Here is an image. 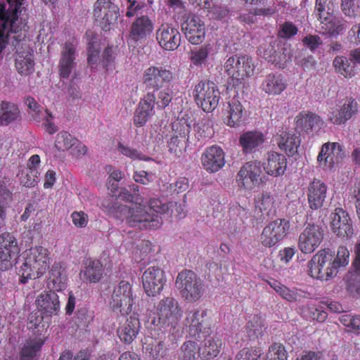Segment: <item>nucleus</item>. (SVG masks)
Masks as SVG:
<instances>
[{
	"mask_svg": "<svg viewBox=\"0 0 360 360\" xmlns=\"http://www.w3.org/2000/svg\"><path fill=\"white\" fill-rule=\"evenodd\" d=\"M289 229L290 224L288 220L277 219L264 226L259 240L266 248L274 247L288 235Z\"/></svg>",
	"mask_w": 360,
	"mask_h": 360,
	"instance_id": "12",
	"label": "nucleus"
},
{
	"mask_svg": "<svg viewBox=\"0 0 360 360\" xmlns=\"http://www.w3.org/2000/svg\"><path fill=\"white\" fill-rule=\"evenodd\" d=\"M77 143V139L73 138L68 131H60L56 136L55 146L58 150L65 151L70 149Z\"/></svg>",
	"mask_w": 360,
	"mask_h": 360,
	"instance_id": "45",
	"label": "nucleus"
},
{
	"mask_svg": "<svg viewBox=\"0 0 360 360\" xmlns=\"http://www.w3.org/2000/svg\"><path fill=\"white\" fill-rule=\"evenodd\" d=\"M44 342L41 338L27 340L20 352V360H37Z\"/></svg>",
	"mask_w": 360,
	"mask_h": 360,
	"instance_id": "37",
	"label": "nucleus"
},
{
	"mask_svg": "<svg viewBox=\"0 0 360 360\" xmlns=\"http://www.w3.org/2000/svg\"><path fill=\"white\" fill-rule=\"evenodd\" d=\"M333 0H316L314 14L319 21L323 34L335 36L342 34L347 29V21L334 15Z\"/></svg>",
	"mask_w": 360,
	"mask_h": 360,
	"instance_id": "3",
	"label": "nucleus"
},
{
	"mask_svg": "<svg viewBox=\"0 0 360 360\" xmlns=\"http://www.w3.org/2000/svg\"><path fill=\"white\" fill-rule=\"evenodd\" d=\"M191 125L185 119H181L173 124L172 129L174 131L173 136H176L179 139L188 141V134L191 131Z\"/></svg>",
	"mask_w": 360,
	"mask_h": 360,
	"instance_id": "50",
	"label": "nucleus"
},
{
	"mask_svg": "<svg viewBox=\"0 0 360 360\" xmlns=\"http://www.w3.org/2000/svg\"><path fill=\"white\" fill-rule=\"evenodd\" d=\"M206 316V311L193 309L187 311L184 321L185 326L188 327L191 336H196L202 331L203 318Z\"/></svg>",
	"mask_w": 360,
	"mask_h": 360,
	"instance_id": "34",
	"label": "nucleus"
},
{
	"mask_svg": "<svg viewBox=\"0 0 360 360\" xmlns=\"http://www.w3.org/2000/svg\"><path fill=\"white\" fill-rule=\"evenodd\" d=\"M118 150L123 155L128 157L132 160H148L150 158H146L140 153L136 149H134L131 147L126 146L121 143L118 144Z\"/></svg>",
	"mask_w": 360,
	"mask_h": 360,
	"instance_id": "58",
	"label": "nucleus"
},
{
	"mask_svg": "<svg viewBox=\"0 0 360 360\" xmlns=\"http://www.w3.org/2000/svg\"><path fill=\"white\" fill-rule=\"evenodd\" d=\"M273 204L274 199L268 193H260L256 200V207L261 212L270 210Z\"/></svg>",
	"mask_w": 360,
	"mask_h": 360,
	"instance_id": "55",
	"label": "nucleus"
},
{
	"mask_svg": "<svg viewBox=\"0 0 360 360\" xmlns=\"http://www.w3.org/2000/svg\"><path fill=\"white\" fill-rule=\"evenodd\" d=\"M228 115L226 117V124L230 127H238L242 122L243 118V110L241 103L233 98L228 105Z\"/></svg>",
	"mask_w": 360,
	"mask_h": 360,
	"instance_id": "38",
	"label": "nucleus"
},
{
	"mask_svg": "<svg viewBox=\"0 0 360 360\" xmlns=\"http://www.w3.org/2000/svg\"><path fill=\"white\" fill-rule=\"evenodd\" d=\"M12 200V193L4 184H0V229L5 225L7 210Z\"/></svg>",
	"mask_w": 360,
	"mask_h": 360,
	"instance_id": "41",
	"label": "nucleus"
},
{
	"mask_svg": "<svg viewBox=\"0 0 360 360\" xmlns=\"http://www.w3.org/2000/svg\"><path fill=\"white\" fill-rule=\"evenodd\" d=\"M329 144V151L327 153L325 163H329V169L333 167L336 164H338L345 157L342 151V146L338 143H328Z\"/></svg>",
	"mask_w": 360,
	"mask_h": 360,
	"instance_id": "43",
	"label": "nucleus"
},
{
	"mask_svg": "<svg viewBox=\"0 0 360 360\" xmlns=\"http://www.w3.org/2000/svg\"><path fill=\"white\" fill-rule=\"evenodd\" d=\"M181 350L180 358L181 360H195L200 348L196 342L187 341L181 345Z\"/></svg>",
	"mask_w": 360,
	"mask_h": 360,
	"instance_id": "49",
	"label": "nucleus"
},
{
	"mask_svg": "<svg viewBox=\"0 0 360 360\" xmlns=\"http://www.w3.org/2000/svg\"><path fill=\"white\" fill-rule=\"evenodd\" d=\"M76 46L70 41H67L63 46L61 57L59 61V72L60 77L68 78L73 68L75 59Z\"/></svg>",
	"mask_w": 360,
	"mask_h": 360,
	"instance_id": "29",
	"label": "nucleus"
},
{
	"mask_svg": "<svg viewBox=\"0 0 360 360\" xmlns=\"http://www.w3.org/2000/svg\"><path fill=\"white\" fill-rule=\"evenodd\" d=\"M237 62L238 68L236 75V84L234 83L233 85H237L240 82V80L250 77L255 69L252 59L248 55L239 56Z\"/></svg>",
	"mask_w": 360,
	"mask_h": 360,
	"instance_id": "39",
	"label": "nucleus"
},
{
	"mask_svg": "<svg viewBox=\"0 0 360 360\" xmlns=\"http://www.w3.org/2000/svg\"><path fill=\"white\" fill-rule=\"evenodd\" d=\"M297 33V27L292 22H286L280 26L279 36L283 38H290Z\"/></svg>",
	"mask_w": 360,
	"mask_h": 360,
	"instance_id": "64",
	"label": "nucleus"
},
{
	"mask_svg": "<svg viewBox=\"0 0 360 360\" xmlns=\"http://www.w3.org/2000/svg\"><path fill=\"white\" fill-rule=\"evenodd\" d=\"M104 269L103 264L98 260L89 261L83 271L84 278L92 283H96L103 276Z\"/></svg>",
	"mask_w": 360,
	"mask_h": 360,
	"instance_id": "42",
	"label": "nucleus"
},
{
	"mask_svg": "<svg viewBox=\"0 0 360 360\" xmlns=\"http://www.w3.org/2000/svg\"><path fill=\"white\" fill-rule=\"evenodd\" d=\"M174 79L173 72L165 67L150 66L143 74V83L149 89L158 91Z\"/></svg>",
	"mask_w": 360,
	"mask_h": 360,
	"instance_id": "14",
	"label": "nucleus"
},
{
	"mask_svg": "<svg viewBox=\"0 0 360 360\" xmlns=\"http://www.w3.org/2000/svg\"><path fill=\"white\" fill-rule=\"evenodd\" d=\"M140 328V322L137 314H133L121 323L117 329V335L121 341L130 344L136 338Z\"/></svg>",
	"mask_w": 360,
	"mask_h": 360,
	"instance_id": "28",
	"label": "nucleus"
},
{
	"mask_svg": "<svg viewBox=\"0 0 360 360\" xmlns=\"http://www.w3.org/2000/svg\"><path fill=\"white\" fill-rule=\"evenodd\" d=\"M341 10L347 17L360 15V0H341Z\"/></svg>",
	"mask_w": 360,
	"mask_h": 360,
	"instance_id": "48",
	"label": "nucleus"
},
{
	"mask_svg": "<svg viewBox=\"0 0 360 360\" xmlns=\"http://www.w3.org/2000/svg\"><path fill=\"white\" fill-rule=\"evenodd\" d=\"M20 248L15 237L11 233L0 235V269L7 271L16 264Z\"/></svg>",
	"mask_w": 360,
	"mask_h": 360,
	"instance_id": "10",
	"label": "nucleus"
},
{
	"mask_svg": "<svg viewBox=\"0 0 360 360\" xmlns=\"http://www.w3.org/2000/svg\"><path fill=\"white\" fill-rule=\"evenodd\" d=\"M171 8H173L175 14L174 18L177 20H180L181 22H186L190 17L195 15L194 14H191L186 7L185 6L184 4L181 0L180 1L177 2L176 5H173L171 6Z\"/></svg>",
	"mask_w": 360,
	"mask_h": 360,
	"instance_id": "57",
	"label": "nucleus"
},
{
	"mask_svg": "<svg viewBox=\"0 0 360 360\" xmlns=\"http://www.w3.org/2000/svg\"><path fill=\"white\" fill-rule=\"evenodd\" d=\"M134 299L131 286L125 281L120 282L115 287L111 295L110 305L113 311L120 312L122 315L129 314L132 309Z\"/></svg>",
	"mask_w": 360,
	"mask_h": 360,
	"instance_id": "9",
	"label": "nucleus"
},
{
	"mask_svg": "<svg viewBox=\"0 0 360 360\" xmlns=\"http://www.w3.org/2000/svg\"><path fill=\"white\" fill-rule=\"evenodd\" d=\"M349 252L345 246L339 247L336 258L332 262L336 271L340 266H345L349 263Z\"/></svg>",
	"mask_w": 360,
	"mask_h": 360,
	"instance_id": "56",
	"label": "nucleus"
},
{
	"mask_svg": "<svg viewBox=\"0 0 360 360\" xmlns=\"http://www.w3.org/2000/svg\"><path fill=\"white\" fill-rule=\"evenodd\" d=\"M332 261V253L321 250L309 262V275L313 278L326 281L332 278L337 273Z\"/></svg>",
	"mask_w": 360,
	"mask_h": 360,
	"instance_id": "7",
	"label": "nucleus"
},
{
	"mask_svg": "<svg viewBox=\"0 0 360 360\" xmlns=\"http://www.w3.org/2000/svg\"><path fill=\"white\" fill-rule=\"evenodd\" d=\"M129 191L135 194L136 202L129 205H123L116 200H105L102 207L105 212L117 219L125 220L130 226L139 229H155L162 224L160 214L168 210V205L159 199L151 198L148 205H143V199L139 196V186H129Z\"/></svg>",
	"mask_w": 360,
	"mask_h": 360,
	"instance_id": "1",
	"label": "nucleus"
},
{
	"mask_svg": "<svg viewBox=\"0 0 360 360\" xmlns=\"http://www.w3.org/2000/svg\"><path fill=\"white\" fill-rule=\"evenodd\" d=\"M181 27L187 40L193 44H199L205 39V26L202 20L196 15L190 17L186 22H181Z\"/></svg>",
	"mask_w": 360,
	"mask_h": 360,
	"instance_id": "18",
	"label": "nucleus"
},
{
	"mask_svg": "<svg viewBox=\"0 0 360 360\" xmlns=\"http://www.w3.org/2000/svg\"><path fill=\"white\" fill-rule=\"evenodd\" d=\"M209 53L207 46H202L191 53V59L193 64L199 65L205 63Z\"/></svg>",
	"mask_w": 360,
	"mask_h": 360,
	"instance_id": "62",
	"label": "nucleus"
},
{
	"mask_svg": "<svg viewBox=\"0 0 360 360\" xmlns=\"http://www.w3.org/2000/svg\"><path fill=\"white\" fill-rule=\"evenodd\" d=\"M120 16L117 6L109 0H97L94 5V17L96 23L105 30H109Z\"/></svg>",
	"mask_w": 360,
	"mask_h": 360,
	"instance_id": "11",
	"label": "nucleus"
},
{
	"mask_svg": "<svg viewBox=\"0 0 360 360\" xmlns=\"http://www.w3.org/2000/svg\"><path fill=\"white\" fill-rule=\"evenodd\" d=\"M270 285L283 299L289 302H300L302 299L308 298L309 293L298 289H289L277 281L271 282Z\"/></svg>",
	"mask_w": 360,
	"mask_h": 360,
	"instance_id": "33",
	"label": "nucleus"
},
{
	"mask_svg": "<svg viewBox=\"0 0 360 360\" xmlns=\"http://www.w3.org/2000/svg\"><path fill=\"white\" fill-rule=\"evenodd\" d=\"M166 282L165 272L157 266L148 268L142 275V283L148 296H155L162 290Z\"/></svg>",
	"mask_w": 360,
	"mask_h": 360,
	"instance_id": "15",
	"label": "nucleus"
},
{
	"mask_svg": "<svg viewBox=\"0 0 360 360\" xmlns=\"http://www.w3.org/2000/svg\"><path fill=\"white\" fill-rule=\"evenodd\" d=\"M331 228L338 236L346 239L351 238L354 234L351 219L348 213L342 208L335 210L332 217Z\"/></svg>",
	"mask_w": 360,
	"mask_h": 360,
	"instance_id": "19",
	"label": "nucleus"
},
{
	"mask_svg": "<svg viewBox=\"0 0 360 360\" xmlns=\"http://www.w3.org/2000/svg\"><path fill=\"white\" fill-rule=\"evenodd\" d=\"M156 39L164 50L174 51L181 44V34L178 29L171 25L162 24L156 31Z\"/></svg>",
	"mask_w": 360,
	"mask_h": 360,
	"instance_id": "17",
	"label": "nucleus"
},
{
	"mask_svg": "<svg viewBox=\"0 0 360 360\" xmlns=\"http://www.w3.org/2000/svg\"><path fill=\"white\" fill-rule=\"evenodd\" d=\"M91 35H88L91 38L89 39L88 43V63L93 67L94 65L97 64L99 61V44L98 41L97 36L91 32Z\"/></svg>",
	"mask_w": 360,
	"mask_h": 360,
	"instance_id": "44",
	"label": "nucleus"
},
{
	"mask_svg": "<svg viewBox=\"0 0 360 360\" xmlns=\"http://www.w3.org/2000/svg\"><path fill=\"white\" fill-rule=\"evenodd\" d=\"M159 323L162 326L175 328L182 316V310L179 302L173 297L160 300L157 305Z\"/></svg>",
	"mask_w": 360,
	"mask_h": 360,
	"instance_id": "8",
	"label": "nucleus"
},
{
	"mask_svg": "<svg viewBox=\"0 0 360 360\" xmlns=\"http://www.w3.org/2000/svg\"><path fill=\"white\" fill-rule=\"evenodd\" d=\"M196 104L205 112H212L219 105L221 93L212 82L200 81L193 90Z\"/></svg>",
	"mask_w": 360,
	"mask_h": 360,
	"instance_id": "6",
	"label": "nucleus"
},
{
	"mask_svg": "<svg viewBox=\"0 0 360 360\" xmlns=\"http://www.w3.org/2000/svg\"><path fill=\"white\" fill-rule=\"evenodd\" d=\"M302 41L303 45L312 52H315L319 46L323 44V41L319 36L313 34L306 35L303 37Z\"/></svg>",
	"mask_w": 360,
	"mask_h": 360,
	"instance_id": "61",
	"label": "nucleus"
},
{
	"mask_svg": "<svg viewBox=\"0 0 360 360\" xmlns=\"http://www.w3.org/2000/svg\"><path fill=\"white\" fill-rule=\"evenodd\" d=\"M153 30V23L147 16L136 18L131 24L129 40L134 42L145 40Z\"/></svg>",
	"mask_w": 360,
	"mask_h": 360,
	"instance_id": "26",
	"label": "nucleus"
},
{
	"mask_svg": "<svg viewBox=\"0 0 360 360\" xmlns=\"http://www.w3.org/2000/svg\"><path fill=\"white\" fill-rule=\"evenodd\" d=\"M309 206L317 210L323 206L327 196V186L322 181L314 179L308 186L307 191Z\"/></svg>",
	"mask_w": 360,
	"mask_h": 360,
	"instance_id": "20",
	"label": "nucleus"
},
{
	"mask_svg": "<svg viewBox=\"0 0 360 360\" xmlns=\"http://www.w3.org/2000/svg\"><path fill=\"white\" fill-rule=\"evenodd\" d=\"M115 52L112 46L106 47L102 54L101 63L103 67L106 70H112L114 67Z\"/></svg>",
	"mask_w": 360,
	"mask_h": 360,
	"instance_id": "59",
	"label": "nucleus"
},
{
	"mask_svg": "<svg viewBox=\"0 0 360 360\" xmlns=\"http://www.w3.org/2000/svg\"><path fill=\"white\" fill-rule=\"evenodd\" d=\"M201 162L204 169L207 172H216L225 164L224 153L219 146H212L202 153Z\"/></svg>",
	"mask_w": 360,
	"mask_h": 360,
	"instance_id": "21",
	"label": "nucleus"
},
{
	"mask_svg": "<svg viewBox=\"0 0 360 360\" xmlns=\"http://www.w3.org/2000/svg\"><path fill=\"white\" fill-rule=\"evenodd\" d=\"M20 118V110L15 104L8 101L0 103V125L7 126Z\"/></svg>",
	"mask_w": 360,
	"mask_h": 360,
	"instance_id": "35",
	"label": "nucleus"
},
{
	"mask_svg": "<svg viewBox=\"0 0 360 360\" xmlns=\"http://www.w3.org/2000/svg\"><path fill=\"white\" fill-rule=\"evenodd\" d=\"M335 70L345 77H352L354 75V71L351 65L350 59L344 56H336L333 60Z\"/></svg>",
	"mask_w": 360,
	"mask_h": 360,
	"instance_id": "46",
	"label": "nucleus"
},
{
	"mask_svg": "<svg viewBox=\"0 0 360 360\" xmlns=\"http://www.w3.org/2000/svg\"><path fill=\"white\" fill-rule=\"evenodd\" d=\"M264 141V134L257 131L245 132L239 138V143L244 153H252L258 150Z\"/></svg>",
	"mask_w": 360,
	"mask_h": 360,
	"instance_id": "31",
	"label": "nucleus"
},
{
	"mask_svg": "<svg viewBox=\"0 0 360 360\" xmlns=\"http://www.w3.org/2000/svg\"><path fill=\"white\" fill-rule=\"evenodd\" d=\"M258 51L260 56L274 64L285 62L290 58V56H288L289 53H286L288 52V49L284 45L276 41L261 46Z\"/></svg>",
	"mask_w": 360,
	"mask_h": 360,
	"instance_id": "22",
	"label": "nucleus"
},
{
	"mask_svg": "<svg viewBox=\"0 0 360 360\" xmlns=\"http://www.w3.org/2000/svg\"><path fill=\"white\" fill-rule=\"evenodd\" d=\"M262 165L268 174L279 176L283 175L286 170L287 159L283 154L270 152L267 153Z\"/></svg>",
	"mask_w": 360,
	"mask_h": 360,
	"instance_id": "27",
	"label": "nucleus"
},
{
	"mask_svg": "<svg viewBox=\"0 0 360 360\" xmlns=\"http://www.w3.org/2000/svg\"><path fill=\"white\" fill-rule=\"evenodd\" d=\"M359 103L353 98H347L344 103L333 108L328 114V119L333 124H345L359 112Z\"/></svg>",
	"mask_w": 360,
	"mask_h": 360,
	"instance_id": "16",
	"label": "nucleus"
},
{
	"mask_svg": "<svg viewBox=\"0 0 360 360\" xmlns=\"http://www.w3.org/2000/svg\"><path fill=\"white\" fill-rule=\"evenodd\" d=\"M322 124L321 117L311 112H302L295 118V129L300 134H310L316 127L319 128Z\"/></svg>",
	"mask_w": 360,
	"mask_h": 360,
	"instance_id": "30",
	"label": "nucleus"
},
{
	"mask_svg": "<svg viewBox=\"0 0 360 360\" xmlns=\"http://www.w3.org/2000/svg\"><path fill=\"white\" fill-rule=\"evenodd\" d=\"M186 142V140L172 136L168 141L169 151L175 156H181L185 150Z\"/></svg>",
	"mask_w": 360,
	"mask_h": 360,
	"instance_id": "52",
	"label": "nucleus"
},
{
	"mask_svg": "<svg viewBox=\"0 0 360 360\" xmlns=\"http://www.w3.org/2000/svg\"><path fill=\"white\" fill-rule=\"evenodd\" d=\"M323 229L316 224H308L298 238V248L305 254L311 253L319 248L323 239Z\"/></svg>",
	"mask_w": 360,
	"mask_h": 360,
	"instance_id": "13",
	"label": "nucleus"
},
{
	"mask_svg": "<svg viewBox=\"0 0 360 360\" xmlns=\"http://www.w3.org/2000/svg\"><path fill=\"white\" fill-rule=\"evenodd\" d=\"M37 171L35 168H31L27 173L20 179L21 184L26 187H34L37 183Z\"/></svg>",
	"mask_w": 360,
	"mask_h": 360,
	"instance_id": "63",
	"label": "nucleus"
},
{
	"mask_svg": "<svg viewBox=\"0 0 360 360\" xmlns=\"http://www.w3.org/2000/svg\"><path fill=\"white\" fill-rule=\"evenodd\" d=\"M279 132L277 138L278 147L288 156H293L297 153L300 145V136L290 131H280Z\"/></svg>",
	"mask_w": 360,
	"mask_h": 360,
	"instance_id": "32",
	"label": "nucleus"
},
{
	"mask_svg": "<svg viewBox=\"0 0 360 360\" xmlns=\"http://www.w3.org/2000/svg\"><path fill=\"white\" fill-rule=\"evenodd\" d=\"M68 275L65 264L55 262L51 267L47 279V287L49 290L61 292L67 287Z\"/></svg>",
	"mask_w": 360,
	"mask_h": 360,
	"instance_id": "24",
	"label": "nucleus"
},
{
	"mask_svg": "<svg viewBox=\"0 0 360 360\" xmlns=\"http://www.w3.org/2000/svg\"><path fill=\"white\" fill-rule=\"evenodd\" d=\"M155 103V96L154 93H148L144 98L139 103L138 109L150 115L154 114V105Z\"/></svg>",
	"mask_w": 360,
	"mask_h": 360,
	"instance_id": "53",
	"label": "nucleus"
},
{
	"mask_svg": "<svg viewBox=\"0 0 360 360\" xmlns=\"http://www.w3.org/2000/svg\"><path fill=\"white\" fill-rule=\"evenodd\" d=\"M174 285L181 297L190 303L200 300L205 290L203 281L195 272L187 269L178 274Z\"/></svg>",
	"mask_w": 360,
	"mask_h": 360,
	"instance_id": "4",
	"label": "nucleus"
},
{
	"mask_svg": "<svg viewBox=\"0 0 360 360\" xmlns=\"http://www.w3.org/2000/svg\"><path fill=\"white\" fill-rule=\"evenodd\" d=\"M262 88L269 95H279L286 88V84L281 75L269 74L264 79Z\"/></svg>",
	"mask_w": 360,
	"mask_h": 360,
	"instance_id": "36",
	"label": "nucleus"
},
{
	"mask_svg": "<svg viewBox=\"0 0 360 360\" xmlns=\"http://www.w3.org/2000/svg\"><path fill=\"white\" fill-rule=\"evenodd\" d=\"M238 55L229 57L224 63V70L226 73L232 77L233 80H236V75L238 73Z\"/></svg>",
	"mask_w": 360,
	"mask_h": 360,
	"instance_id": "60",
	"label": "nucleus"
},
{
	"mask_svg": "<svg viewBox=\"0 0 360 360\" xmlns=\"http://www.w3.org/2000/svg\"><path fill=\"white\" fill-rule=\"evenodd\" d=\"M262 352L257 348H244L236 356V360H261Z\"/></svg>",
	"mask_w": 360,
	"mask_h": 360,
	"instance_id": "54",
	"label": "nucleus"
},
{
	"mask_svg": "<svg viewBox=\"0 0 360 360\" xmlns=\"http://www.w3.org/2000/svg\"><path fill=\"white\" fill-rule=\"evenodd\" d=\"M262 172L261 163L258 161L246 162L240 169L238 174V181L245 188H251Z\"/></svg>",
	"mask_w": 360,
	"mask_h": 360,
	"instance_id": "25",
	"label": "nucleus"
},
{
	"mask_svg": "<svg viewBox=\"0 0 360 360\" xmlns=\"http://www.w3.org/2000/svg\"><path fill=\"white\" fill-rule=\"evenodd\" d=\"M287 359L288 353L282 344L274 343L269 347L266 360H287Z\"/></svg>",
	"mask_w": 360,
	"mask_h": 360,
	"instance_id": "51",
	"label": "nucleus"
},
{
	"mask_svg": "<svg viewBox=\"0 0 360 360\" xmlns=\"http://www.w3.org/2000/svg\"><path fill=\"white\" fill-rule=\"evenodd\" d=\"M146 354L148 358L152 360H161L167 356L168 349L165 343L162 341L151 346L148 345L146 347Z\"/></svg>",
	"mask_w": 360,
	"mask_h": 360,
	"instance_id": "47",
	"label": "nucleus"
},
{
	"mask_svg": "<svg viewBox=\"0 0 360 360\" xmlns=\"http://www.w3.org/2000/svg\"><path fill=\"white\" fill-rule=\"evenodd\" d=\"M36 303L39 311L47 316L57 314L60 309L59 296L52 290L41 292L37 297Z\"/></svg>",
	"mask_w": 360,
	"mask_h": 360,
	"instance_id": "23",
	"label": "nucleus"
},
{
	"mask_svg": "<svg viewBox=\"0 0 360 360\" xmlns=\"http://www.w3.org/2000/svg\"><path fill=\"white\" fill-rule=\"evenodd\" d=\"M25 34H13L11 44L16 50L15 68L19 74L27 76L34 72V60L31 49L25 40Z\"/></svg>",
	"mask_w": 360,
	"mask_h": 360,
	"instance_id": "5",
	"label": "nucleus"
},
{
	"mask_svg": "<svg viewBox=\"0 0 360 360\" xmlns=\"http://www.w3.org/2000/svg\"><path fill=\"white\" fill-rule=\"evenodd\" d=\"M49 251L41 246H36L30 250L22 265L18 271L20 282L26 283L32 276L40 277L49 267Z\"/></svg>",
	"mask_w": 360,
	"mask_h": 360,
	"instance_id": "2",
	"label": "nucleus"
},
{
	"mask_svg": "<svg viewBox=\"0 0 360 360\" xmlns=\"http://www.w3.org/2000/svg\"><path fill=\"white\" fill-rule=\"evenodd\" d=\"M221 345L222 341L219 337L216 335L208 336L204 340L201 354L207 359L215 357L219 354Z\"/></svg>",
	"mask_w": 360,
	"mask_h": 360,
	"instance_id": "40",
	"label": "nucleus"
}]
</instances>
